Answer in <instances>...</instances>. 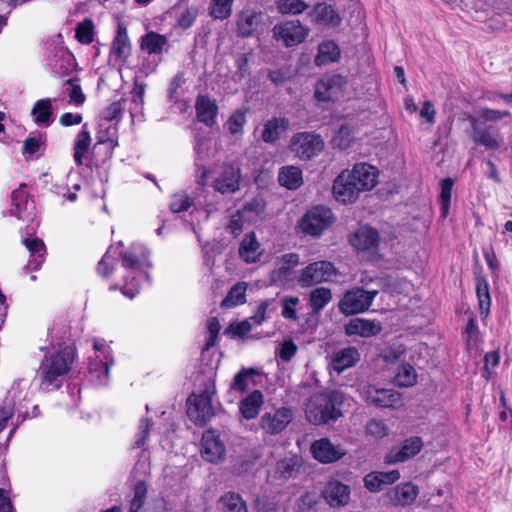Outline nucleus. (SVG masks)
Masks as SVG:
<instances>
[{
	"instance_id": "53",
	"label": "nucleus",
	"mask_w": 512,
	"mask_h": 512,
	"mask_svg": "<svg viewBox=\"0 0 512 512\" xmlns=\"http://www.w3.org/2000/svg\"><path fill=\"white\" fill-rule=\"evenodd\" d=\"M147 492L148 487L144 481H139L134 486V496L130 500V512H137L143 507Z\"/></svg>"
},
{
	"instance_id": "36",
	"label": "nucleus",
	"mask_w": 512,
	"mask_h": 512,
	"mask_svg": "<svg viewBox=\"0 0 512 512\" xmlns=\"http://www.w3.org/2000/svg\"><path fill=\"white\" fill-rule=\"evenodd\" d=\"M209 151L208 140L201 137L197 138L194 146L195 165L198 170L201 171L199 183L202 184H204L208 174V169L205 167L204 163L209 159Z\"/></svg>"
},
{
	"instance_id": "26",
	"label": "nucleus",
	"mask_w": 512,
	"mask_h": 512,
	"mask_svg": "<svg viewBox=\"0 0 512 512\" xmlns=\"http://www.w3.org/2000/svg\"><path fill=\"white\" fill-rule=\"evenodd\" d=\"M309 17L315 23L324 26L337 27L341 23V17L337 11L325 2L316 4L310 11Z\"/></svg>"
},
{
	"instance_id": "54",
	"label": "nucleus",
	"mask_w": 512,
	"mask_h": 512,
	"mask_svg": "<svg viewBox=\"0 0 512 512\" xmlns=\"http://www.w3.org/2000/svg\"><path fill=\"white\" fill-rule=\"evenodd\" d=\"M254 374H255V372L253 369L246 370L243 368L241 371H239L235 375V377L230 385V389L235 390V391L245 392L248 389L250 378Z\"/></svg>"
},
{
	"instance_id": "50",
	"label": "nucleus",
	"mask_w": 512,
	"mask_h": 512,
	"mask_svg": "<svg viewBox=\"0 0 512 512\" xmlns=\"http://www.w3.org/2000/svg\"><path fill=\"white\" fill-rule=\"evenodd\" d=\"M453 185L454 181L451 178H445L441 182L439 202L441 205V216L443 218H446L449 214Z\"/></svg>"
},
{
	"instance_id": "6",
	"label": "nucleus",
	"mask_w": 512,
	"mask_h": 512,
	"mask_svg": "<svg viewBox=\"0 0 512 512\" xmlns=\"http://www.w3.org/2000/svg\"><path fill=\"white\" fill-rule=\"evenodd\" d=\"M337 275L338 271L332 262L316 261L300 271L297 281L301 287L305 288L332 281Z\"/></svg>"
},
{
	"instance_id": "30",
	"label": "nucleus",
	"mask_w": 512,
	"mask_h": 512,
	"mask_svg": "<svg viewBox=\"0 0 512 512\" xmlns=\"http://www.w3.org/2000/svg\"><path fill=\"white\" fill-rule=\"evenodd\" d=\"M469 121L472 128L471 138L476 144L492 150L500 147L501 141L490 132V129H481L477 124L478 120L473 116L469 117Z\"/></svg>"
},
{
	"instance_id": "2",
	"label": "nucleus",
	"mask_w": 512,
	"mask_h": 512,
	"mask_svg": "<svg viewBox=\"0 0 512 512\" xmlns=\"http://www.w3.org/2000/svg\"><path fill=\"white\" fill-rule=\"evenodd\" d=\"M344 395L337 390L316 393L306 404V419L313 425H326L336 422L342 417Z\"/></svg>"
},
{
	"instance_id": "22",
	"label": "nucleus",
	"mask_w": 512,
	"mask_h": 512,
	"mask_svg": "<svg viewBox=\"0 0 512 512\" xmlns=\"http://www.w3.org/2000/svg\"><path fill=\"white\" fill-rule=\"evenodd\" d=\"M418 487L411 482L402 483L386 493L389 502L395 507L412 505L418 496Z\"/></svg>"
},
{
	"instance_id": "51",
	"label": "nucleus",
	"mask_w": 512,
	"mask_h": 512,
	"mask_svg": "<svg viewBox=\"0 0 512 512\" xmlns=\"http://www.w3.org/2000/svg\"><path fill=\"white\" fill-rule=\"evenodd\" d=\"M233 0H212L210 15L215 19H226L231 15Z\"/></svg>"
},
{
	"instance_id": "48",
	"label": "nucleus",
	"mask_w": 512,
	"mask_h": 512,
	"mask_svg": "<svg viewBox=\"0 0 512 512\" xmlns=\"http://www.w3.org/2000/svg\"><path fill=\"white\" fill-rule=\"evenodd\" d=\"M75 38L81 44L89 45L94 41V23L91 19H84L75 29Z\"/></svg>"
},
{
	"instance_id": "62",
	"label": "nucleus",
	"mask_w": 512,
	"mask_h": 512,
	"mask_svg": "<svg viewBox=\"0 0 512 512\" xmlns=\"http://www.w3.org/2000/svg\"><path fill=\"white\" fill-rule=\"evenodd\" d=\"M249 61H250V53H243V54H240L237 56V58H236L237 70L235 72V76L239 80H242L250 75Z\"/></svg>"
},
{
	"instance_id": "18",
	"label": "nucleus",
	"mask_w": 512,
	"mask_h": 512,
	"mask_svg": "<svg viewBox=\"0 0 512 512\" xmlns=\"http://www.w3.org/2000/svg\"><path fill=\"white\" fill-rule=\"evenodd\" d=\"M128 44L127 28L124 23L118 24L117 34L110 49L109 62L117 67L120 73L126 67L127 55L125 49Z\"/></svg>"
},
{
	"instance_id": "46",
	"label": "nucleus",
	"mask_w": 512,
	"mask_h": 512,
	"mask_svg": "<svg viewBox=\"0 0 512 512\" xmlns=\"http://www.w3.org/2000/svg\"><path fill=\"white\" fill-rule=\"evenodd\" d=\"M166 43V36L155 32H149L142 37L141 47L146 49L149 54H156L162 51V48Z\"/></svg>"
},
{
	"instance_id": "42",
	"label": "nucleus",
	"mask_w": 512,
	"mask_h": 512,
	"mask_svg": "<svg viewBox=\"0 0 512 512\" xmlns=\"http://www.w3.org/2000/svg\"><path fill=\"white\" fill-rule=\"evenodd\" d=\"M71 326L66 316H57L52 325L48 328V336L51 340L64 341L70 336Z\"/></svg>"
},
{
	"instance_id": "16",
	"label": "nucleus",
	"mask_w": 512,
	"mask_h": 512,
	"mask_svg": "<svg viewBox=\"0 0 512 512\" xmlns=\"http://www.w3.org/2000/svg\"><path fill=\"white\" fill-rule=\"evenodd\" d=\"M423 446L420 437H410L405 439L400 446L393 447L384 458L385 463L395 464L405 462L417 455Z\"/></svg>"
},
{
	"instance_id": "63",
	"label": "nucleus",
	"mask_w": 512,
	"mask_h": 512,
	"mask_svg": "<svg viewBox=\"0 0 512 512\" xmlns=\"http://www.w3.org/2000/svg\"><path fill=\"white\" fill-rule=\"evenodd\" d=\"M207 329L209 331L210 336H209L208 340L206 341L205 350H208L211 347H213L218 339L219 331L221 329V324H220L218 318L211 317L207 321Z\"/></svg>"
},
{
	"instance_id": "24",
	"label": "nucleus",
	"mask_w": 512,
	"mask_h": 512,
	"mask_svg": "<svg viewBox=\"0 0 512 512\" xmlns=\"http://www.w3.org/2000/svg\"><path fill=\"white\" fill-rule=\"evenodd\" d=\"M350 244L358 251H375L379 244V233L370 226L360 227L350 236Z\"/></svg>"
},
{
	"instance_id": "45",
	"label": "nucleus",
	"mask_w": 512,
	"mask_h": 512,
	"mask_svg": "<svg viewBox=\"0 0 512 512\" xmlns=\"http://www.w3.org/2000/svg\"><path fill=\"white\" fill-rule=\"evenodd\" d=\"M476 293L481 314L486 316L490 311L491 298L489 293V285L484 277L476 278Z\"/></svg>"
},
{
	"instance_id": "9",
	"label": "nucleus",
	"mask_w": 512,
	"mask_h": 512,
	"mask_svg": "<svg viewBox=\"0 0 512 512\" xmlns=\"http://www.w3.org/2000/svg\"><path fill=\"white\" fill-rule=\"evenodd\" d=\"M13 216L22 221H32L35 215L34 201L30 198L28 186L25 183L11 193V209Z\"/></svg>"
},
{
	"instance_id": "14",
	"label": "nucleus",
	"mask_w": 512,
	"mask_h": 512,
	"mask_svg": "<svg viewBox=\"0 0 512 512\" xmlns=\"http://www.w3.org/2000/svg\"><path fill=\"white\" fill-rule=\"evenodd\" d=\"M362 395L368 404L380 408L394 407L400 401V394L395 390L378 388L371 384L363 387Z\"/></svg>"
},
{
	"instance_id": "7",
	"label": "nucleus",
	"mask_w": 512,
	"mask_h": 512,
	"mask_svg": "<svg viewBox=\"0 0 512 512\" xmlns=\"http://www.w3.org/2000/svg\"><path fill=\"white\" fill-rule=\"evenodd\" d=\"M290 150L302 160H310L324 148L320 135L313 132H299L290 140Z\"/></svg>"
},
{
	"instance_id": "44",
	"label": "nucleus",
	"mask_w": 512,
	"mask_h": 512,
	"mask_svg": "<svg viewBox=\"0 0 512 512\" xmlns=\"http://www.w3.org/2000/svg\"><path fill=\"white\" fill-rule=\"evenodd\" d=\"M340 57V50L333 41L323 42L319 45L318 55L315 59L317 65L335 62Z\"/></svg>"
},
{
	"instance_id": "17",
	"label": "nucleus",
	"mask_w": 512,
	"mask_h": 512,
	"mask_svg": "<svg viewBox=\"0 0 512 512\" xmlns=\"http://www.w3.org/2000/svg\"><path fill=\"white\" fill-rule=\"evenodd\" d=\"M350 487L339 480H330L321 492V496L332 508H341L350 501Z\"/></svg>"
},
{
	"instance_id": "29",
	"label": "nucleus",
	"mask_w": 512,
	"mask_h": 512,
	"mask_svg": "<svg viewBox=\"0 0 512 512\" xmlns=\"http://www.w3.org/2000/svg\"><path fill=\"white\" fill-rule=\"evenodd\" d=\"M91 134L88 130V124L82 125L81 131L76 135L73 144V158L77 166L84 164V158L87 156L91 146Z\"/></svg>"
},
{
	"instance_id": "41",
	"label": "nucleus",
	"mask_w": 512,
	"mask_h": 512,
	"mask_svg": "<svg viewBox=\"0 0 512 512\" xmlns=\"http://www.w3.org/2000/svg\"><path fill=\"white\" fill-rule=\"evenodd\" d=\"M219 503L222 504L223 512H248L247 504L240 494L232 491L223 494Z\"/></svg>"
},
{
	"instance_id": "25",
	"label": "nucleus",
	"mask_w": 512,
	"mask_h": 512,
	"mask_svg": "<svg viewBox=\"0 0 512 512\" xmlns=\"http://www.w3.org/2000/svg\"><path fill=\"white\" fill-rule=\"evenodd\" d=\"M195 110L197 120L208 127H212L216 123L218 114V106L215 100L207 95H199L196 98Z\"/></svg>"
},
{
	"instance_id": "31",
	"label": "nucleus",
	"mask_w": 512,
	"mask_h": 512,
	"mask_svg": "<svg viewBox=\"0 0 512 512\" xmlns=\"http://www.w3.org/2000/svg\"><path fill=\"white\" fill-rule=\"evenodd\" d=\"M278 182L288 190H297L304 183L303 172L297 166H283L278 172Z\"/></svg>"
},
{
	"instance_id": "59",
	"label": "nucleus",
	"mask_w": 512,
	"mask_h": 512,
	"mask_svg": "<svg viewBox=\"0 0 512 512\" xmlns=\"http://www.w3.org/2000/svg\"><path fill=\"white\" fill-rule=\"evenodd\" d=\"M153 426V420L151 418L141 419L138 427L137 439L135 441V447L141 448L146 443L151 427Z\"/></svg>"
},
{
	"instance_id": "38",
	"label": "nucleus",
	"mask_w": 512,
	"mask_h": 512,
	"mask_svg": "<svg viewBox=\"0 0 512 512\" xmlns=\"http://www.w3.org/2000/svg\"><path fill=\"white\" fill-rule=\"evenodd\" d=\"M37 125L49 126L53 116L52 101L50 98L38 100L31 110Z\"/></svg>"
},
{
	"instance_id": "57",
	"label": "nucleus",
	"mask_w": 512,
	"mask_h": 512,
	"mask_svg": "<svg viewBox=\"0 0 512 512\" xmlns=\"http://www.w3.org/2000/svg\"><path fill=\"white\" fill-rule=\"evenodd\" d=\"M281 303H282V306H283V310H282V316L286 319H290V320H293V321H297L298 320V315H297V311H296V306L298 305L299 303V298L298 297H284L281 299Z\"/></svg>"
},
{
	"instance_id": "8",
	"label": "nucleus",
	"mask_w": 512,
	"mask_h": 512,
	"mask_svg": "<svg viewBox=\"0 0 512 512\" xmlns=\"http://www.w3.org/2000/svg\"><path fill=\"white\" fill-rule=\"evenodd\" d=\"M118 266L128 271V251L122 242L111 245L97 265V273L108 278Z\"/></svg>"
},
{
	"instance_id": "56",
	"label": "nucleus",
	"mask_w": 512,
	"mask_h": 512,
	"mask_svg": "<svg viewBox=\"0 0 512 512\" xmlns=\"http://www.w3.org/2000/svg\"><path fill=\"white\" fill-rule=\"evenodd\" d=\"M66 84L71 86V91L69 92L70 103H74L77 106L83 105L86 97L79 84V79L70 78L66 81Z\"/></svg>"
},
{
	"instance_id": "37",
	"label": "nucleus",
	"mask_w": 512,
	"mask_h": 512,
	"mask_svg": "<svg viewBox=\"0 0 512 512\" xmlns=\"http://www.w3.org/2000/svg\"><path fill=\"white\" fill-rule=\"evenodd\" d=\"M47 143L46 132H31L23 142V156H34L40 151H44Z\"/></svg>"
},
{
	"instance_id": "27",
	"label": "nucleus",
	"mask_w": 512,
	"mask_h": 512,
	"mask_svg": "<svg viewBox=\"0 0 512 512\" xmlns=\"http://www.w3.org/2000/svg\"><path fill=\"white\" fill-rule=\"evenodd\" d=\"M400 478L398 470L389 472L374 471L364 477V486L370 492L376 493L383 489L385 485L395 483Z\"/></svg>"
},
{
	"instance_id": "35",
	"label": "nucleus",
	"mask_w": 512,
	"mask_h": 512,
	"mask_svg": "<svg viewBox=\"0 0 512 512\" xmlns=\"http://www.w3.org/2000/svg\"><path fill=\"white\" fill-rule=\"evenodd\" d=\"M288 127L287 119L273 117L264 124L261 138L265 143L273 144L279 139L281 132L286 131Z\"/></svg>"
},
{
	"instance_id": "10",
	"label": "nucleus",
	"mask_w": 512,
	"mask_h": 512,
	"mask_svg": "<svg viewBox=\"0 0 512 512\" xmlns=\"http://www.w3.org/2000/svg\"><path fill=\"white\" fill-rule=\"evenodd\" d=\"M241 169L238 164L224 163L213 188L221 194H233L240 189Z\"/></svg>"
},
{
	"instance_id": "13",
	"label": "nucleus",
	"mask_w": 512,
	"mask_h": 512,
	"mask_svg": "<svg viewBox=\"0 0 512 512\" xmlns=\"http://www.w3.org/2000/svg\"><path fill=\"white\" fill-rule=\"evenodd\" d=\"M332 192L337 201L346 204L355 202L361 190L349 175L348 170H344L335 178Z\"/></svg>"
},
{
	"instance_id": "43",
	"label": "nucleus",
	"mask_w": 512,
	"mask_h": 512,
	"mask_svg": "<svg viewBox=\"0 0 512 512\" xmlns=\"http://www.w3.org/2000/svg\"><path fill=\"white\" fill-rule=\"evenodd\" d=\"M246 289L247 285L239 282L232 286L227 293L226 297L221 302L222 308H231L246 302Z\"/></svg>"
},
{
	"instance_id": "64",
	"label": "nucleus",
	"mask_w": 512,
	"mask_h": 512,
	"mask_svg": "<svg viewBox=\"0 0 512 512\" xmlns=\"http://www.w3.org/2000/svg\"><path fill=\"white\" fill-rule=\"evenodd\" d=\"M297 352V346L292 339L285 340L278 352L279 358L284 362H289Z\"/></svg>"
},
{
	"instance_id": "1",
	"label": "nucleus",
	"mask_w": 512,
	"mask_h": 512,
	"mask_svg": "<svg viewBox=\"0 0 512 512\" xmlns=\"http://www.w3.org/2000/svg\"><path fill=\"white\" fill-rule=\"evenodd\" d=\"M77 359V349L74 344L45 355L39 368V379L46 390L59 389L63 378L68 374Z\"/></svg>"
},
{
	"instance_id": "52",
	"label": "nucleus",
	"mask_w": 512,
	"mask_h": 512,
	"mask_svg": "<svg viewBox=\"0 0 512 512\" xmlns=\"http://www.w3.org/2000/svg\"><path fill=\"white\" fill-rule=\"evenodd\" d=\"M314 96L318 101L327 102L337 99L336 94L331 88L326 78L320 79L315 86Z\"/></svg>"
},
{
	"instance_id": "19",
	"label": "nucleus",
	"mask_w": 512,
	"mask_h": 512,
	"mask_svg": "<svg viewBox=\"0 0 512 512\" xmlns=\"http://www.w3.org/2000/svg\"><path fill=\"white\" fill-rule=\"evenodd\" d=\"M383 327L380 321L364 318H352L344 326L345 334L348 336H359L369 338L378 335Z\"/></svg>"
},
{
	"instance_id": "60",
	"label": "nucleus",
	"mask_w": 512,
	"mask_h": 512,
	"mask_svg": "<svg viewBox=\"0 0 512 512\" xmlns=\"http://www.w3.org/2000/svg\"><path fill=\"white\" fill-rule=\"evenodd\" d=\"M192 205L191 199L186 194H175L170 203V210L173 213L187 211Z\"/></svg>"
},
{
	"instance_id": "32",
	"label": "nucleus",
	"mask_w": 512,
	"mask_h": 512,
	"mask_svg": "<svg viewBox=\"0 0 512 512\" xmlns=\"http://www.w3.org/2000/svg\"><path fill=\"white\" fill-rule=\"evenodd\" d=\"M359 358L358 350L353 346H349L333 354L332 366L334 370L341 373L345 369L353 367L359 361Z\"/></svg>"
},
{
	"instance_id": "34",
	"label": "nucleus",
	"mask_w": 512,
	"mask_h": 512,
	"mask_svg": "<svg viewBox=\"0 0 512 512\" xmlns=\"http://www.w3.org/2000/svg\"><path fill=\"white\" fill-rule=\"evenodd\" d=\"M263 404V394L260 390H254L240 401L239 409L242 416L251 420L257 417Z\"/></svg>"
},
{
	"instance_id": "5",
	"label": "nucleus",
	"mask_w": 512,
	"mask_h": 512,
	"mask_svg": "<svg viewBox=\"0 0 512 512\" xmlns=\"http://www.w3.org/2000/svg\"><path fill=\"white\" fill-rule=\"evenodd\" d=\"M377 294V290L368 291L359 287L353 288L343 294L338 303V308L346 316L362 313L369 309Z\"/></svg>"
},
{
	"instance_id": "11",
	"label": "nucleus",
	"mask_w": 512,
	"mask_h": 512,
	"mask_svg": "<svg viewBox=\"0 0 512 512\" xmlns=\"http://www.w3.org/2000/svg\"><path fill=\"white\" fill-rule=\"evenodd\" d=\"M273 35L277 40H282L285 46L291 47L305 40L308 29L304 28L299 20H290L275 25Z\"/></svg>"
},
{
	"instance_id": "12",
	"label": "nucleus",
	"mask_w": 512,
	"mask_h": 512,
	"mask_svg": "<svg viewBox=\"0 0 512 512\" xmlns=\"http://www.w3.org/2000/svg\"><path fill=\"white\" fill-rule=\"evenodd\" d=\"M310 452L314 459L323 464L337 462L346 454L342 445L333 444L327 437L315 440L310 446Z\"/></svg>"
},
{
	"instance_id": "20",
	"label": "nucleus",
	"mask_w": 512,
	"mask_h": 512,
	"mask_svg": "<svg viewBox=\"0 0 512 512\" xmlns=\"http://www.w3.org/2000/svg\"><path fill=\"white\" fill-rule=\"evenodd\" d=\"M201 445V454L204 460L210 463H219L224 459L225 447L219 436L215 435L213 431H207L203 434Z\"/></svg>"
},
{
	"instance_id": "47",
	"label": "nucleus",
	"mask_w": 512,
	"mask_h": 512,
	"mask_svg": "<svg viewBox=\"0 0 512 512\" xmlns=\"http://www.w3.org/2000/svg\"><path fill=\"white\" fill-rule=\"evenodd\" d=\"M417 374L414 367L408 363L401 364L395 376V383L399 387H410L416 383Z\"/></svg>"
},
{
	"instance_id": "33",
	"label": "nucleus",
	"mask_w": 512,
	"mask_h": 512,
	"mask_svg": "<svg viewBox=\"0 0 512 512\" xmlns=\"http://www.w3.org/2000/svg\"><path fill=\"white\" fill-rule=\"evenodd\" d=\"M260 244L254 232L246 234L239 247V256L246 263H255L260 259Z\"/></svg>"
},
{
	"instance_id": "39",
	"label": "nucleus",
	"mask_w": 512,
	"mask_h": 512,
	"mask_svg": "<svg viewBox=\"0 0 512 512\" xmlns=\"http://www.w3.org/2000/svg\"><path fill=\"white\" fill-rule=\"evenodd\" d=\"M331 300L332 292L330 288L318 287L313 289L309 294V305L312 313H320Z\"/></svg>"
},
{
	"instance_id": "40",
	"label": "nucleus",
	"mask_w": 512,
	"mask_h": 512,
	"mask_svg": "<svg viewBox=\"0 0 512 512\" xmlns=\"http://www.w3.org/2000/svg\"><path fill=\"white\" fill-rule=\"evenodd\" d=\"M149 251L140 246H133V252L130 253V271L133 269H139L142 271V277L145 279L149 278L148 273L144 270L151 267L149 262Z\"/></svg>"
},
{
	"instance_id": "28",
	"label": "nucleus",
	"mask_w": 512,
	"mask_h": 512,
	"mask_svg": "<svg viewBox=\"0 0 512 512\" xmlns=\"http://www.w3.org/2000/svg\"><path fill=\"white\" fill-rule=\"evenodd\" d=\"M22 243L30 253L28 267L34 271L40 269L46 255V246L43 240L38 237L24 238Z\"/></svg>"
},
{
	"instance_id": "23",
	"label": "nucleus",
	"mask_w": 512,
	"mask_h": 512,
	"mask_svg": "<svg viewBox=\"0 0 512 512\" xmlns=\"http://www.w3.org/2000/svg\"><path fill=\"white\" fill-rule=\"evenodd\" d=\"M262 18V13L253 9H245L239 12L236 20L237 36L240 38L251 37L258 29L259 24L262 22Z\"/></svg>"
},
{
	"instance_id": "55",
	"label": "nucleus",
	"mask_w": 512,
	"mask_h": 512,
	"mask_svg": "<svg viewBox=\"0 0 512 512\" xmlns=\"http://www.w3.org/2000/svg\"><path fill=\"white\" fill-rule=\"evenodd\" d=\"M266 210V202L263 198L255 197L249 201H247L241 210V214L244 216L247 213H253L256 216L260 217L265 213Z\"/></svg>"
},
{
	"instance_id": "58",
	"label": "nucleus",
	"mask_w": 512,
	"mask_h": 512,
	"mask_svg": "<svg viewBox=\"0 0 512 512\" xmlns=\"http://www.w3.org/2000/svg\"><path fill=\"white\" fill-rule=\"evenodd\" d=\"M252 329V324L249 319L241 322H232L224 331V334L244 337Z\"/></svg>"
},
{
	"instance_id": "61",
	"label": "nucleus",
	"mask_w": 512,
	"mask_h": 512,
	"mask_svg": "<svg viewBox=\"0 0 512 512\" xmlns=\"http://www.w3.org/2000/svg\"><path fill=\"white\" fill-rule=\"evenodd\" d=\"M198 8L196 6H190L186 8L178 18V25L182 29L190 28L195 22L198 16Z\"/></svg>"
},
{
	"instance_id": "3",
	"label": "nucleus",
	"mask_w": 512,
	"mask_h": 512,
	"mask_svg": "<svg viewBox=\"0 0 512 512\" xmlns=\"http://www.w3.org/2000/svg\"><path fill=\"white\" fill-rule=\"evenodd\" d=\"M216 393L215 382L208 378L199 393H192L186 401L187 415L197 426H204L215 415L212 397Z\"/></svg>"
},
{
	"instance_id": "4",
	"label": "nucleus",
	"mask_w": 512,
	"mask_h": 512,
	"mask_svg": "<svg viewBox=\"0 0 512 512\" xmlns=\"http://www.w3.org/2000/svg\"><path fill=\"white\" fill-rule=\"evenodd\" d=\"M334 222V215L330 208L317 205L308 210L299 220V228L301 232L312 236L319 237Z\"/></svg>"
},
{
	"instance_id": "15",
	"label": "nucleus",
	"mask_w": 512,
	"mask_h": 512,
	"mask_svg": "<svg viewBox=\"0 0 512 512\" xmlns=\"http://www.w3.org/2000/svg\"><path fill=\"white\" fill-rule=\"evenodd\" d=\"M293 414L290 408L281 407L266 412L260 419V427L268 434L275 435L282 432L292 421Z\"/></svg>"
},
{
	"instance_id": "49",
	"label": "nucleus",
	"mask_w": 512,
	"mask_h": 512,
	"mask_svg": "<svg viewBox=\"0 0 512 512\" xmlns=\"http://www.w3.org/2000/svg\"><path fill=\"white\" fill-rule=\"evenodd\" d=\"M275 5L279 13L290 15L300 14L309 7L302 0H276Z\"/></svg>"
},
{
	"instance_id": "21",
	"label": "nucleus",
	"mask_w": 512,
	"mask_h": 512,
	"mask_svg": "<svg viewBox=\"0 0 512 512\" xmlns=\"http://www.w3.org/2000/svg\"><path fill=\"white\" fill-rule=\"evenodd\" d=\"M349 175L357 183L361 192L371 190L377 184L378 170L367 163H357Z\"/></svg>"
}]
</instances>
